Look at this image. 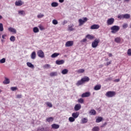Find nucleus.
Returning a JSON list of instances; mask_svg holds the SVG:
<instances>
[{"mask_svg": "<svg viewBox=\"0 0 131 131\" xmlns=\"http://www.w3.org/2000/svg\"><path fill=\"white\" fill-rule=\"evenodd\" d=\"M119 29H120L119 26H113L112 27H111V30H112L111 33L115 34V33H116V32H118V31H119Z\"/></svg>", "mask_w": 131, "mask_h": 131, "instance_id": "f257e3e1", "label": "nucleus"}, {"mask_svg": "<svg viewBox=\"0 0 131 131\" xmlns=\"http://www.w3.org/2000/svg\"><path fill=\"white\" fill-rule=\"evenodd\" d=\"M115 95H116V92H115V91H108L105 94V96L107 98H112L114 97Z\"/></svg>", "mask_w": 131, "mask_h": 131, "instance_id": "f03ea898", "label": "nucleus"}, {"mask_svg": "<svg viewBox=\"0 0 131 131\" xmlns=\"http://www.w3.org/2000/svg\"><path fill=\"white\" fill-rule=\"evenodd\" d=\"M99 42H100V40L98 39H96L92 43V47L93 48H96L98 46H99Z\"/></svg>", "mask_w": 131, "mask_h": 131, "instance_id": "7ed1b4c3", "label": "nucleus"}, {"mask_svg": "<svg viewBox=\"0 0 131 131\" xmlns=\"http://www.w3.org/2000/svg\"><path fill=\"white\" fill-rule=\"evenodd\" d=\"M37 55L39 58H41L42 59L45 58V53H43V51L41 50H39L37 51Z\"/></svg>", "mask_w": 131, "mask_h": 131, "instance_id": "20e7f679", "label": "nucleus"}, {"mask_svg": "<svg viewBox=\"0 0 131 131\" xmlns=\"http://www.w3.org/2000/svg\"><path fill=\"white\" fill-rule=\"evenodd\" d=\"M83 20H82V19H79V26H81L82 24H84V23H85V22H86V21H88V18L86 17H84L83 18Z\"/></svg>", "mask_w": 131, "mask_h": 131, "instance_id": "39448f33", "label": "nucleus"}, {"mask_svg": "<svg viewBox=\"0 0 131 131\" xmlns=\"http://www.w3.org/2000/svg\"><path fill=\"white\" fill-rule=\"evenodd\" d=\"M114 18L112 17L108 18L106 21V24H107V25H112L114 23Z\"/></svg>", "mask_w": 131, "mask_h": 131, "instance_id": "423d86ee", "label": "nucleus"}, {"mask_svg": "<svg viewBox=\"0 0 131 131\" xmlns=\"http://www.w3.org/2000/svg\"><path fill=\"white\" fill-rule=\"evenodd\" d=\"M90 96H91V93L87 92L82 94L81 98H88V97H90Z\"/></svg>", "mask_w": 131, "mask_h": 131, "instance_id": "0eeeda50", "label": "nucleus"}, {"mask_svg": "<svg viewBox=\"0 0 131 131\" xmlns=\"http://www.w3.org/2000/svg\"><path fill=\"white\" fill-rule=\"evenodd\" d=\"M72 46H73V41H68L65 44L66 47H72Z\"/></svg>", "mask_w": 131, "mask_h": 131, "instance_id": "6e6552de", "label": "nucleus"}, {"mask_svg": "<svg viewBox=\"0 0 131 131\" xmlns=\"http://www.w3.org/2000/svg\"><path fill=\"white\" fill-rule=\"evenodd\" d=\"M55 63L57 65H62V64H64L65 63V61L63 59L57 60L55 61Z\"/></svg>", "mask_w": 131, "mask_h": 131, "instance_id": "1a4fd4ad", "label": "nucleus"}, {"mask_svg": "<svg viewBox=\"0 0 131 131\" xmlns=\"http://www.w3.org/2000/svg\"><path fill=\"white\" fill-rule=\"evenodd\" d=\"M81 109V105L80 104H77L74 106L75 111H78Z\"/></svg>", "mask_w": 131, "mask_h": 131, "instance_id": "9d476101", "label": "nucleus"}, {"mask_svg": "<svg viewBox=\"0 0 131 131\" xmlns=\"http://www.w3.org/2000/svg\"><path fill=\"white\" fill-rule=\"evenodd\" d=\"M23 4H24V3H23V2H22V1L18 0V1L15 2V5L17 7H20V6H22V5H23Z\"/></svg>", "mask_w": 131, "mask_h": 131, "instance_id": "9b49d317", "label": "nucleus"}, {"mask_svg": "<svg viewBox=\"0 0 131 131\" xmlns=\"http://www.w3.org/2000/svg\"><path fill=\"white\" fill-rule=\"evenodd\" d=\"M81 79L83 83H84V82L90 81V78L88 76H84V77L82 78Z\"/></svg>", "mask_w": 131, "mask_h": 131, "instance_id": "f8f14e48", "label": "nucleus"}, {"mask_svg": "<svg viewBox=\"0 0 131 131\" xmlns=\"http://www.w3.org/2000/svg\"><path fill=\"white\" fill-rule=\"evenodd\" d=\"M100 28V26L99 25H93L91 27V29L94 30V29H99Z\"/></svg>", "mask_w": 131, "mask_h": 131, "instance_id": "ddd939ff", "label": "nucleus"}, {"mask_svg": "<svg viewBox=\"0 0 131 131\" xmlns=\"http://www.w3.org/2000/svg\"><path fill=\"white\" fill-rule=\"evenodd\" d=\"M9 31L10 32H12V33H14V34H16L17 33V30L15 29L14 28H13L12 27H10L8 29Z\"/></svg>", "mask_w": 131, "mask_h": 131, "instance_id": "4468645a", "label": "nucleus"}, {"mask_svg": "<svg viewBox=\"0 0 131 131\" xmlns=\"http://www.w3.org/2000/svg\"><path fill=\"white\" fill-rule=\"evenodd\" d=\"M88 121H89V120L87 119V118H84L81 119V123H82V124H84V123H86Z\"/></svg>", "mask_w": 131, "mask_h": 131, "instance_id": "2eb2a0df", "label": "nucleus"}, {"mask_svg": "<svg viewBox=\"0 0 131 131\" xmlns=\"http://www.w3.org/2000/svg\"><path fill=\"white\" fill-rule=\"evenodd\" d=\"M31 58L32 60H34L36 58V53L35 51H33L31 54Z\"/></svg>", "mask_w": 131, "mask_h": 131, "instance_id": "dca6fc26", "label": "nucleus"}, {"mask_svg": "<svg viewBox=\"0 0 131 131\" xmlns=\"http://www.w3.org/2000/svg\"><path fill=\"white\" fill-rule=\"evenodd\" d=\"M72 116L75 119L77 118V117L79 116V112L73 113L72 115Z\"/></svg>", "mask_w": 131, "mask_h": 131, "instance_id": "f3484780", "label": "nucleus"}, {"mask_svg": "<svg viewBox=\"0 0 131 131\" xmlns=\"http://www.w3.org/2000/svg\"><path fill=\"white\" fill-rule=\"evenodd\" d=\"M101 85H96L94 88V91H99V90H101Z\"/></svg>", "mask_w": 131, "mask_h": 131, "instance_id": "a211bd4d", "label": "nucleus"}, {"mask_svg": "<svg viewBox=\"0 0 131 131\" xmlns=\"http://www.w3.org/2000/svg\"><path fill=\"white\" fill-rule=\"evenodd\" d=\"M52 127L55 129H58L60 127V125L57 124H53L52 125Z\"/></svg>", "mask_w": 131, "mask_h": 131, "instance_id": "6ab92c4d", "label": "nucleus"}, {"mask_svg": "<svg viewBox=\"0 0 131 131\" xmlns=\"http://www.w3.org/2000/svg\"><path fill=\"white\" fill-rule=\"evenodd\" d=\"M3 83H4V84H9V83H10V79L7 77H5V79L3 81Z\"/></svg>", "mask_w": 131, "mask_h": 131, "instance_id": "aec40b11", "label": "nucleus"}, {"mask_svg": "<svg viewBox=\"0 0 131 131\" xmlns=\"http://www.w3.org/2000/svg\"><path fill=\"white\" fill-rule=\"evenodd\" d=\"M102 120H103V117H98L96 120V122L97 123H99V122H101V121H102Z\"/></svg>", "mask_w": 131, "mask_h": 131, "instance_id": "412c9836", "label": "nucleus"}, {"mask_svg": "<svg viewBox=\"0 0 131 131\" xmlns=\"http://www.w3.org/2000/svg\"><path fill=\"white\" fill-rule=\"evenodd\" d=\"M54 121V118L53 117H50L46 119V121L47 122H52Z\"/></svg>", "mask_w": 131, "mask_h": 131, "instance_id": "4be33fe9", "label": "nucleus"}, {"mask_svg": "<svg viewBox=\"0 0 131 131\" xmlns=\"http://www.w3.org/2000/svg\"><path fill=\"white\" fill-rule=\"evenodd\" d=\"M27 65L28 67H29L30 68H32V69L34 68V65L31 63V62H27Z\"/></svg>", "mask_w": 131, "mask_h": 131, "instance_id": "5701e85b", "label": "nucleus"}, {"mask_svg": "<svg viewBox=\"0 0 131 131\" xmlns=\"http://www.w3.org/2000/svg\"><path fill=\"white\" fill-rule=\"evenodd\" d=\"M83 82L82 79H81V80L77 81L76 84V85H77V86H79V85H81V84H83Z\"/></svg>", "mask_w": 131, "mask_h": 131, "instance_id": "b1692460", "label": "nucleus"}, {"mask_svg": "<svg viewBox=\"0 0 131 131\" xmlns=\"http://www.w3.org/2000/svg\"><path fill=\"white\" fill-rule=\"evenodd\" d=\"M73 26H74L73 24L68 26V29L70 30V31H73V30H74V28H73Z\"/></svg>", "mask_w": 131, "mask_h": 131, "instance_id": "393cba45", "label": "nucleus"}, {"mask_svg": "<svg viewBox=\"0 0 131 131\" xmlns=\"http://www.w3.org/2000/svg\"><path fill=\"white\" fill-rule=\"evenodd\" d=\"M59 55H60V53H54L51 56V58H57Z\"/></svg>", "mask_w": 131, "mask_h": 131, "instance_id": "a878e982", "label": "nucleus"}, {"mask_svg": "<svg viewBox=\"0 0 131 131\" xmlns=\"http://www.w3.org/2000/svg\"><path fill=\"white\" fill-rule=\"evenodd\" d=\"M18 12V14L20 15V16H25V11L23 10H19Z\"/></svg>", "mask_w": 131, "mask_h": 131, "instance_id": "bb28decb", "label": "nucleus"}, {"mask_svg": "<svg viewBox=\"0 0 131 131\" xmlns=\"http://www.w3.org/2000/svg\"><path fill=\"white\" fill-rule=\"evenodd\" d=\"M51 6L53 7V8H56V7L59 6V4L57 2H53L51 3Z\"/></svg>", "mask_w": 131, "mask_h": 131, "instance_id": "cd10ccee", "label": "nucleus"}, {"mask_svg": "<svg viewBox=\"0 0 131 131\" xmlns=\"http://www.w3.org/2000/svg\"><path fill=\"white\" fill-rule=\"evenodd\" d=\"M57 72H53L50 74V76L53 77V76H57Z\"/></svg>", "mask_w": 131, "mask_h": 131, "instance_id": "c85d7f7f", "label": "nucleus"}, {"mask_svg": "<svg viewBox=\"0 0 131 131\" xmlns=\"http://www.w3.org/2000/svg\"><path fill=\"white\" fill-rule=\"evenodd\" d=\"M86 38H88V39H94V36H93L92 35L88 34L86 36Z\"/></svg>", "mask_w": 131, "mask_h": 131, "instance_id": "c756f323", "label": "nucleus"}, {"mask_svg": "<svg viewBox=\"0 0 131 131\" xmlns=\"http://www.w3.org/2000/svg\"><path fill=\"white\" fill-rule=\"evenodd\" d=\"M43 68L45 69H50L51 68V65L49 64H46L43 66Z\"/></svg>", "mask_w": 131, "mask_h": 131, "instance_id": "7c9ffc66", "label": "nucleus"}, {"mask_svg": "<svg viewBox=\"0 0 131 131\" xmlns=\"http://www.w3.org/2000/svg\"><path fill=\"white\" fill-rule=\"evenodd\" d=\"M62 74L65 75L68 73V70L67 69H64L61 71Z\"/></svg>", "mask_w": 131, "mask_h": 131, "instance_id": "2f4dec72", "label": "nucleus"}, {"mask_svg": "<svg viewBox=\"0 0 131 131\" xmlns=\"http://www.w3.org/2000/svg\"><path fill=\"white\" fill-rule=\"evenodd\" d=\"M90 113H91V115H96V114H97V112H96L95 110H92L90 112Z\"/></svg>", "mask_w": 131, "mask_h": 131, "instance_id": "473e14b6", "label": "nucleus"}, {"mask_svg": "<svg viewBox=\"0 0 131 131\" xmlns=\"http://www.w3.org/2000/svg\"><path fill=\"white\" fill-rule=\"evenodd\" d=\"M118 19L120 20H122L124 19V14H119L117 17Z\"/></svg>", "mask_w": 131, "mask_h": 131, "instance_id": "72a5a7b5", "label": "nucleus"}, {"mask_svg": "<svg viewBox=\"0 0 131 131\" xmlns=\"http://www.w3.org/2000/svg\"><path fill=\"white\" fill-rule=\"evenodd\" d=\"M124 19H129L130 18V15L128 14H124Z\"/></svg>", "mask_w": 131, "mask_h": 131, "instance_id": "f704fd0d", "label": "nucleus"}, {"mask_svg": "<svg viewBox=\"0 0 131 131\" xmlns=\"http://www.w3.org/2000/svg\"><path fill=\"white\" fill-rule=\"evenodd\" d=\"M39 32V30L38 29V28L37 27H34L33 28V32H34V33H37V32Z\"/></svg>", "mask_w": 131, "mask_h": 131, "instance_id": "c9c22d12", "label": "nucleus"}, {"mask_svg": "<svg viewBox=\"0 0 131 131\" xmlns=\"http://www.w3.org/2000/svg\"><path fill=\"white\" fill-rule=\"evenodd\" d=\"M122 27L123 29H126V28L128 27V24H127V23H124L122 25Z\"/></svg>", "mask_w": 131, "mask_h": 131, "instance_id": "e433bc0d", "label": "nucleus"}, {"mask_svg": "<svg viewBox=\"0 0 131 131\" xmlns=\"http://www.w3.org/2000/svg\"><path fill=\"white\" fill-rule=\"evenodd\" d=\"M99 130H100V128H99L98 126H95L92 128V131H99Z\"/></svg>", "mask_w": 131, "mask_h": 131, "instance_id": "4c0bfd02", "label": "nucleus"}, {"mask_svg": "<svg viewBox=\"0 0 131 131\" xmlns=\"http://www.w3.org/2000/svg\"><path fill=\"white\" fill-rule=\"evenodd\" d=\"M69 120L70 122H74V121H75V119L74 118H73V117H70L69 118Z\"/></svg>", "mask_w": 131, "mask_h": 131, "instance_id": "58836bf2", "label": "nucleus"}, {"mask_svg": "<svg viewBox=\"0 0 131 131\" xmlns=\"http://www.w3.org/2000/svg\"><path fill=\"white\" fill-rule=\"evenodd\" d=\"M15 40H16V38L14 36H11L10 38V40L11 41H12L13 42H14V41H15Z\"/></svg>", "mask_w": 131, "mask_h": 131, "instance_id": "ea45409f", "label": "nucleus"}, {"mask_svg": "<svg viewBox=\"0 0 131 131\" xmlns=\"http://www.w3.org/2000/svg\"><path fill=\"white\" fill-rule=\"evenodd\" d=\"M121 40L120 39V38H119V37H117L115 39V42H117V43H119V42H120Z\"/></svg>", "mask_w": 131, "mask_h": 131, "instance_id": "a19ab883", "label": "nucleus"}, {"mask_svg": "<svg viewBox=\"0 0 131 131\" xmlns=\"http://www.w3.org/2000/svg\"><path fill=\"white\" fill-rule=\"evenodd\" d=\"M77 73H83L84 72V69H80L77 71Z\"/></svg>", "mask_w": 131, "mask_h": 131, "instance_id": "79ce46f5", "label": "nucleus"}, {"mask_svg": "<svg viewBox=\"0 0 131 131\" xmlns=\"http://www.w3.org/2000/svg\"><path fill=\"white\" fill-rule=\"evenodd\" d=\"M46 105L48 106V107H50V108H52V107H53V104H52L51 102H46Z\"/></svg>", "mask_w": 131, "mask_h": 131, "instance_id": "37998d69", "label": "nucleus"}, {"mask_svg": "<svg viewBox=\"0 0 131 131\" xmlns=\"http://www.w3.org/2000/svg\"><path fill=\"white\" fill-rule=\"evenodd\" d=\"M78 103H80V104H83V102H84V100H83V99L80 98L78 100Z\"/></svg>", "mask_w": 131, "mask_h": 131, "instance_id": "c03bdc74", "label": "nucleus"}, {"mask_svg": "<svg viewBox=\"0 0 131 131\" xmlns=\"http://www.w3.org/2000/svg\"><path fill=\"white\" fill-rule=\"evenodd\" d=\"M52 24L54 25H57V24H58V20H57L56 19H53L52 20Z\"/></svg>", "mask_w": 131, "mask_h": 131, "instance_id": "a18cd8bd", "label": "nucleus"}, {"mask_svg": "<svg viewBox=\"0 0 131 131\" xmlns=\"http://www.w3.org/2000/svg\"><path fill=\"white\" fill-rule=\"evenodd\" d=\"M0 31H4V25L0 23Z\"/></svg>", "mask_w": 131, "mask_h": 131, "instance_id": "49530a36", "label": "nucleus"}, {"mask_svg": "<svg viewBox=\"0 0 131 131\" xmlns=\"http://www.w3.org/2000/svg\"><path fill=\"white\" fill-rule=\"evenodd\" d=\"M37 131H48L46 128H39L37 129Z\"/></svg>", "mask_w": 131, "mask_h": 131, "instance_id": "de8ad7c7", "label": "nucleus"}, {"mask_svg": "<svg viewBox=\"0 0 131 131\" xmlns=\"http://www.w3.org/2000/svg\"><path fill=\"white\" fill-rule=\"evenodd\" d=\"M6 62V58H3L2 59L0 60V63L2 64H4V63Z\"/></svg>", "mask_w": 131, "mask_h": 131, "instance_id": "09e8293b", "label": "nucleus"}, {"mask_svg": "<svg viewBox=\"0 0 131 131\" xmlns=\"http://www.w3.org/2000/svg\"><path fill=\"white\" fill-rule=\"evenodd\" d=\"M44 16H45V15H43V14L40 13V14H38L37 15V18H42Z\"/></svg>", "mask_w": 131, "mask_h": 131, "instance_id": "8fccbe9b", "label": "nucleus"}, {"mask_svg": "<svg viewBox=\"0 0 131 131\" xmlns=\"http://www.w3.org/2000/svg\"><path fill=\"white\" fill-rule=\"evenodd\" d=\"M127 54L128 56H131V49H129L127 50Z\"/></svg>", "mask_w": 131, "mask_h": 131, "instance_id": "3c124183", "label": "nucleus"}, {"mask_svg": "<svg viewBox=\"0 0 131 131\" xmlns=\"http://www.w3.org/2000/svg\"><path fill=\"white\" fill-rule=\"evenodd\" d=\"M17 87H11V90L13 92H14V91H17Z\"/></svg>", "mask_w": 131, "mask_h": 131, "instance_id": "603ef678", "label": "nucleus"}, {"mask_svg": "<svg viewBox=\"0 0 131 131\" xmlns=\"http://www.w3.org/2000/svg\"><path fill=\"white\" fill-rule=\"evenodd\" d=\"M16 98H17V99H21V98H22V95L18 94V95H16Z\"/></svg>", "mask_w": 131, "mask_h": 131, "instance_id": "864d4df0", "label": "nucleus"}, {"mask_svg": "<svg viewBox=\"0 0 131 131\" xmlns=\"http://www.w3.org/2000/svg\"><path fill=\"white\" fill-rule=\"evenodd\" d=\"M112 63V61H110L106 63L105 65L106 66H108V65H110Z\"/></svg>", "mask_w": 131, "mask_h": 131, "instance_id": "5fc2aeb1", "label": "nucleus"}, {"mask_svg": "<svg viewBox=\"0 0 131 131\" xmlns=\"http://www.w3.org/2000/svg\"><path fill=\"white\" fill-rule=\"evenodd\" d=\"M106 125H107V122H105L104 123H103V124L101 126V127H104V126H106Z\"/></svg>", "mask_w": 131, "mask_h": 131, "instance_id": "6e6d98bb", "label": "nucleus"}, {"mask_svg": "<svg viewBox=\"0 0 131 131\" xmlns=\"http://www.w3.org/2000/svg\"><path fill=\"white\" fill-rule=\"evenodd\" d=\"M120 80L119 79H115L114 80V81L115 82H119V81H120Z\"/></svg>", "mask_w": 131, "mask_h": 131, "instance_id": "4d7b16f0", "label": "nucleus"}, {"mask_svg": "<svg viewBox=\"0 0 131 131\" xmlns=\"http://www.w3.org/2000/svg\"><path fill=\"white\" fill-rule=\"evenodd\" d=\"M85 41H86V38H84L81 41V42H85Z\"/></svg>", "mask_w": 131, "mask_h": 131, "instance_id": "13d9d810", "label": "nucleus"}, {"mask_svg": "<svg viewBox=\"0 0 131 131\" xmlns=\"http://www.w3.org/2000/svg\"><path fill=\"white\" fill-rule=\"evenodd\" d=\"M6 36H7V35H6V34H4V35H2V38L3 39H6Z\"/></svg>", "mask_w": 131, "mask_h": 131, "instance_id": "bf43d9fd", "label": "nucleus"}, {"mask_svg": "<svg viewBox=\"0 0 131 131\" xmlns=\"http://www.w3.org/2000/svg\"><path fill=\"white\" fill-rule=\"evenodd\" d=\"M66 24H67V21L64 20V21L62 23V25H65Z\"/></svg>", "mask_w": 131, "mask_h": 131, "instance_id": "052dcab7", "label": "nucleus"}, {"mask_svg": "<svg viewBox=\"0 0 131 131\" xmlns=\"http://www.w3.org/2000/svg\"><path fill=\"white\" fill-rule=\"evenodd\" d=\"M39 29H40V30H42L43 29V28H42V26H40L39 27Z\"/></svg>", "mask_w": 131, "mask_h": 131, "instance_id": "680f3d73", "label": "nucleus"}, {"mask_svg": "<svg viewBox=\"0 0 131 131\" xmlns=\"http://www.w3.org/2000/svg\"><path fill=\"white\" fill-rule=\"evenodd\" d=\"M106 80H112V78H111V77L107 78Z\"/></svg>", "mask_w": 131, "mask_h": 131, "instance_id": "e2e57ef3", "label": "nucleus"}, {"mask_svg": "<svg viewBox=\"0 0 131 131\" xmlns=\"http://www.w3.org/2000/svg\"><path fill=\"white\" fill-rule=\"evenodd\" d=\"M59 3H64V0H59Z\"/></svg>", "mask_w": 131, "mask_h": 131, "instance_id": "0e129e2a", "label": "nucleus"}, {"mask_svg": "<svg viewBox=\"0 0 131 131\" xmlns=\"http://www.w3.org/2000/svg\"><path fill=\"white\" fill-rule=\"evenodd\" d=\"M108 56H109V57H112V54L110 53V54H108Z\"/></svg>", "mask_w": 131, "mask_h": 131, "instance_id": "69168bd1", "label": "nucleus"}, {"mask_svg": "<svg viewBox=\"0 0 131 131\" xmlns=\"http://www.w3.org/2000/svg\"><path fill=\"white\" fill-rule=\"evenodd\" d=\"M124 2L128 3V2H129V0H124Z\"/></svg>", "mask_w": 131, "mask_h": 131, "instance_id": "338daca9", "label": "nucleus"}, {"mask_svg": "<svg viewBox=\"0 0 131 131\" xmlns=\"http://www.w3.org/2000/svg\"><path fill=\"white\" fill-rule=\"evenodd\" d=\"M3 19V16L0 15V20H2Z\"/></svg>", "mask_w": 131, "mask_h": 131, "instance_id": "774afa93", "label": "nucleus"}]
</instances>
